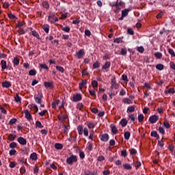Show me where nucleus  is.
I'll use <instances>...</instances> for the list:
<instances>
[{"instance_id":"1","label":"nucleus","mask_w":175,"mask_h":175,"mask_svg":"<svg viewBox=\"0 0 175 175\" xmlns=\"http://www.w3.org/2000/svg\"><path fill=\"white\" fill-rule=\"evenodd\" d=\"M77 162V156L72 154L70 157H68L66 159V163L68 165H73V163H75Z\"/></svg>"},{"instance_id":"2","label":"nucleus","mask_w":175,"mask_h":175,"mask_svg":"<svg viewBox=\"0 0 175 175\" xmlns=\"http://www.w3.org/2000/svg\"><path fill=\"white\" fill-rule=\"evenodd\" d=\"M43 98V94L42 93H38V94H36L34 96V100L36 103H38L40 105L42 103V98Z\"/></svg>"},{"instance_id":"3","label":"nucleus","mask_w":175,"mask_h":175,"mask_svg":"<svg viewBox=\"0 0 175 175\" xmlns=\"http://www.w3.org/2000/svg\"><path fill=\"white\" fill-rule=\"evenodd\" d=\"M158 120H159V116L157 115H152L149 118V122H150V124H155V122H157Z\"/></svg>"},{"instance_id":"4","label":"nucleus","mask_w":175,"mask_h":175,"mask_svg":"<svg viewBox=\"0 0 175 175\" xmlns=\"http://www.w3.org/2000/svg\"><path fill=\"white\" fill-rule=\"evenodd\" d=\"M99 137L101 142H104L105 143H106V142L109 141V134L105 133V134L100 135Z\"/></svg>"},{"instance_id":"5","label":"nucleus","mask_w":175,"mask_h":175,"mask_svg":"<svg viewBox=\"0 0 175 175\" xmlns=\"http://www.w3.org/2000/svg\"><path fill=\"white\" fill-rule=\"evenodd\" d=\"M84 54H85L84 49H81L76 53L75 57H77L78 59H80L84 57Z\"/></svg>"},{"instance_id":"6","label":"nucleus","mask_w":175,"mask_h":175,"mask_svg":"<svg viewBox=\"0 0 175 175\" xmlns=\"http://www.w3.org/2000/svg\"><path fill=\"white\" fill-rule=\"evenodd\" d=\"M17 142L18 143H19V144H21V146H25L27 145V139H25L24 137H19L17 139Z\"/></svg>"},{"instance_id":"7","label":"nucleus","mask_w":175,"mask_h":175,"mask_svg":"<svg viewBox=\"0 0 175 175\" xmlns=\"http://www.w3.org/2000/svg\"><path fill=\"white\" fill-rule=\"evenodd\" d=\"M81 94H77L76 95H74L73 96V102H80L81 100Z\"/></svg>"},{"instance_id":"8","label":"nucleus","mask_w":175,"mask_h":175,"mask_svg":"<svg viewBox=\"0 0 175 175\" xmlns=\"http://www.w3.org/2000/svg\"><path fill=\"white\" fill-rule=\"evenodd\" d=\"M25 114L27 121H31V120H32V115H31L28 109L25 111Z\"/></svg>"},{"instance_id":"9","label":"nucleus","mask_w":175,"mask_h":175,"mask_svg":"<svg viewBox=\"0 0 175 175\" xmlns=\"http://www.w3.org/2000/svg\"><path fill=\"white\" fill-rule=\"evenodd\" d=\"M1 85L3 88H10L12 83H10V82L8 81H5L4 82H2Z\"/></svg>"},{"instance_id":"10","label":"nucleus","mask_w":175,"mask_h":175,"mask_svg":"<svg viewBox=\"0 0 175 175\" xmlns=\"http://www.w3.org/2000/svg\"><path fill=\"white\" fill-rule=\"evenodd\" d=\"M44 87H46V88H53V87H54V83L52 82H44Z\"/></svg>"},{"instance_id":"11","label":"nucleus","mask_w":175,"mask_h":175,"mask_svg":"<svg viewBox=\"0 0 175 175\" xmlns=\"http://www.w3.org/2000/svg\"><path fill=\"white\" fill-rule=\"evenodd\" d=\"M12 63L14 64V66H18V65H20V59H18V57H14Z\"/></svg>"},{"instance_id":"12","label":"nucleus","mask_w":175,"mask_h":175,"mask_svg":"<svg viewBox=\"0 0 175 175\" xmlns=\"http://www.w3.org/2000/svg\"><path fill=\"white\" fill-rule=\"evenodd\" d=\"M150 136L152 137H156L157 140H159V135H158V133L156 131H153L150 133Z\"/></svg>"},{"instance_id":"13","label":"nucleus","mask_w":175,"mask_h":175,"mask_svg":"<svg viewBox=\"0 0 175 175\" xmlns=\"http://www.w3.org/2000/svg\"><path fill=\"white\" fill-rule=\"evenodd\" d=\"M111 129V132L112 133H113V135H117L118 133V129H117V127L116 126H110Z\"/></svg>"},{"instance_id":"14","label":"nucleus","mask_w":175,"mask_h":175,"mask_svg":"<svg viewBox=\"0 0 175 175\" xmlns=\"http://www.w3.org/2000/svg\"><path fill=\"white\" fill-rule=\"evenodd\" d=\"M16 137H17V135L14 134H10L8 137V139L10 140V142H13L14 140H16Z\"/></svg>"},{"instance_id":"15","label":"nucleus","mask_w":175,"mask_h":175,"mask_svg":"<svg viewBox=\"0 0 175 175\" xmlns=\"http://www.w3.org/2000/svg\"><path fill=\"white\" fill-rule=\"evenodd\" d=\"M61 101L59 100H57L55 99V102L52 103V108L53 109H56L57 108V106H58V105H59V103Z\"/></svg>"},{"instance_id":"16","label":"nucleus","mask_w":175,"mask_h":175,"mask_svg":"<svg viewBox=\"0 0 175 175\" xmlns=\"http://www.w3.org/2000/svg\"><path fill=\"white\" fill-rule=\"evenodd\" d=\"M30 159L32 161H36V159H38V154L36 152H33L30 154Z\"/></svg>"},{"instance_id":"17","label":"nucleus","mask_w":175,"mask_h":175,"mask_svg":"<svg viewBox=\"0 0 175 175\" xmlns=\"http://www.w3.org/2000/svg\"><path fill=\"white\" fill-rule=\"evenodd\" d=\"M55 148L56 150H62V148H64V146L62 145V144L56 143L55 144Z\"/></svg>"},{"instance_id":"18","label":"nucleus","mask_w":175,"mask_h":175,"mask_svg":"<svg viewBox=\"0 0 175 175\" xmlns=\"http://www.w3.org/2000/svg\"><path fill=\"white\" fill-rule=\"evenodd\" d=\"M120 124L122 125V127H124L126 125H128V120H126V119L125 118H123L120 120Z\"/></svg>"},{"instance_id":"19","label":"nucleus","mask_w":175,"mask_h":175,"mask_svg":"<svg viewBox=\"0 0 175 175\" xmlns=\"http://www.w3.org/2000/svg\"><path fill=\"white\" fill-rule=\"evenodd\" d=\"M111 65V63L110 62H106L105 64L103 66V69H109L110 68V66Z\"/></svg>"},{"instance_id":"20","label":"nucleus","mask_w":175,"mask_h":175,"mask_svg":"<svg viewBox=\"0 0 175 175\" xmlns=\"http://www.w3.org/2000/svg\"><path fill=\"white\" fill-rule=\"evenodd\" d=\"M87 83H88L87 79L82 80L81 83H79V88L81 90L84 85H86Z\"/></svg>"},{"instance_id":"21","label":"nucleus","mask_w":175,"mask_h":175,"mask_svg":"<svg viewBox=\"0 0 175 175\" xmlns=\"http://www.w3.org/2000/svg\"><path fill=\"white\" fill-rule=\"evenodd\" d=\"M1 69H2L3 70H5V69H6V66H7L6 61H5V60H1Z\"/></svg>"},{"instance_id":"22","label":"nucleus","mask_w":175,"mask_h":175,"mask_svg":"<svg viewBox=\"0 0 175 175\" xmlns=\"http://www.w3.org/2000/svg\"><path fill=\"white\" fill-rule=\"evenodd\" d=\"M55 68L58 72H60V73H64V72H65V69L61 66H56Z\"/></svg>"},{"instance_id":"23","label":"nucleus","mask_w":175,"mask_h":175,"mask_svg":"<svg viewBox=\"0 0 175 175\" xmlns=\"http://www.w3.org/2000/svg\"><path fill=\"white\" fill-rule=\"evenodd\" d=\"M124 139L125 140H129L130 137H131V133L129 131H126L124 133Z\"/></svg>"},{"instance_id":"24","label":"nucleus","mask_w":175,"mask_h":175,"mask_svg":"<svg viewBox=\"0 0 175 175\" xmlns=\"http://www.w3.org/2000/svg\"><path fill=\"white\" fill-rule=\"evenodd\" d=\"M135 107H136V106H135V105L129 107L127 108V113H128V111H129V113H133V111H135Z\"/></svg>"},{"instance_id":"25","label":"nucleus","mask_w":175,"mask_h":175,"mask_svg":"<svg viewBox=\"0 0 175 175\" xmlns=\"http://www.w3.org/2000/svg\"><path fill=\"white\" fill-rule=\"evenodd\" d=\"M165 93L166 94H175V90H174V88H170L169 90H167V91H165Z\"/></svg>"},{"instance_id":"26","label":"nucleus","mask_w":175,"mask_h":175,"mask_svg":"<svg viewBox=\"0 0 175 175\" xmlns=\"http://www.w3.org/2000/svg\"><path fill=\"white\" fill-rule=\"evenodd\" d=\"M123 167L126 170H132V165L129 163H126L123 165Z\"/></svg>"},{"instance_id":"27","label":"nucleus","mask_w":175,"mask_h":175,"mask_svg":"<svg viewBox=\"0 0 175 175\" xmlns=\"http://www.w3.org/2000/svg\"><path fill=\"white\" fill-rule=\"evenodd\" d=\"M129 120H131V122H133V124H135V121L136 120V118H135V114L129 115Z\"/></svg>"},{"instance_id":"28","label":"nucleus","mask_w":175,"mask_h":175,"mask_svg":"<svg viewBox=\"0 0 175 175\" xmlns=\"http://www.w3.org/2000/svg\"><path fill=\"white\" fill-rule=\"evenodd\" d=\"M129 12V9H125L122 11V17H126L128 16V12Z\"/></svg>"},{"instance_id":"29","label":"nucleus","mask_w":175,"mask_h":175,"mask_svg":"<svg viewBox=\"0 0 175 175\" xmlns=\"http://www.w3.org/2000/svg\"><path fill=\"white\" fill-rule=\"evenodd\" d=\"M40 68H41V69H44L45 70H49V66L46 65V63L40 64Z\"/></svg>"},{"instance_id":"30","label":"nucleus","mask_w":175,"mask_h":175,"mask_svg":"<svg viewBox=\"0 0 175 175\" xmlns=\"http://www.w3.org/2000/svg\"><path fill=\"white\" fill-rule=\"evenodd\" d=\"M17 147V143L12 142L10 144V148H12V150H14Z\"/></svg>"},{"instance_id":"31","label":"nucleus","mask_w":175,"mask_h":175,"mask_svg":"<svg viewBox=\"0 0 175 175\" xmlns=\"http://www.w3.org/2000/svg\"><path fill=\"white\" fill-rule=\"evenodd\" d=\"M169 33V31L163 30L160 31L161 35H163L165 38H167L169 36L167 35Z\"/></svg>"},{"instance_id":"32","label":"nucleus","mask_w":175,"mask_h":175,"mask_svg":"<svg viewBox=\"0 0 175 175\" xmlns=\"http://www.w3.org/2000/svg\"><path fill=\"white\" fill-rule=\"evenodd\" d=\"M21 152L23 155H27L28 152H29V150H28V148H24L23 149H21Z\"/></svg>"},{"instance_id":"33","label":"nucleus","mask_w":175,"mask_h":175,"mask_svg":"<svg viewBox=\"0 0 175 175\" xmlns=\"http://www.w3.org/2000/svg\"><path fill=\"white\" fill-rule=\"evenodd\" d=\"M14 100L17 103H21V98H20V96H18V94L16 95V96L14 97Z\"/></svg>"},{"instance_id":"34","label":"nucleus","mask_w":175,"mask_h":175,"mask_svg":"<svg viewBox=\"0 0 175 175\" xmlns=\"http://www.w3.org/2000/svg\"><path fill=\"white\" fill-rule=\"evenodd\" d=\"M32 109L34 110V114L38 113L39 111V108H38V106L35 104H31Z\"/></svg>"},{"instance_id":"35","label":"nucleus","mask_w":175,"mask_h":175,"mask_svg":"<svg viewBox=\"0 0 175 175\" xmlns=\"http://www.w3.org/2000/svg\"><path fill=\"white\" fill-rule=\"evenodd\" d=\"M163 64H159L156 66V69H157L158 70H163Z\"/></svg>"},{"instance_id":"36","label":"nucleus","mask_w":175,"mask_h":175,"mask_svg":"<svg viewBox=\"0 0 175 175\" xmlns=\"http://www.w3.org/2000/svg\"><path fill=\"white\" fill-rule=\"evenodd\" d=\"M154 57L158 58V59H161V58H162V53L161 52H156L154 53Z\"/></svg>"},{"instance_id":"37","label":"nucleus","mask_w":175,"mask_h":175,"mask_svg":"<svg viewBox=\"0 0 175 175\" xmlns=\"http://www.w3.org/2000/svg\"><path fill=\"white\" fill-rule=\"evenodd\" d=\"M58 118H59V121H66L68 116H62L59 115L58 116Z\"/></svg>"},{"instance_id":"38","label":"nucleus","mask_w":175,"mask_h":175,"mask_svg":"<svg viewBox=\"0 0 175 175\" xmlns=\"http://www.w3.org/2000/svg\"><path fill=\"white\" fill-rule=\"evenodd\" d=\"M36 126H37L38 128H40V129H42V128H43V125H42V122H40V121L37 120L36 122Z\"/></svg>"},{"instance_id":"39","label":"nucleus","mask_w":175,"mask_h":175,"mask_svg":"<svg viewBox=\"0 0 175 175\" xmlns=\"http://www.w3.org/2000/svg\"><path fill=\"white\" fill-rule=\"evenodd\" d=\"M16 153H17V150L14 149L10 150L9 151V154L10 157H13V155H16Z\"/></svg>"},{"instance_id":"40","label":"nucleus","mask_w":175,"mask_h":175,"mask_svg":"<svg viewBox=\"0 0 175 175\" xmlns=\"http://www.w3.org/2000/svg\"><path fill=\"white\" fill-rule=\"evenodd\" d=\"M29 76H36V70L32 69L29 71Z\"/></svg>"},{"instance_id":"41","label":"nucleus","mask_w":175,"mask_h":175,"mask_svg":"<svg viewBox=\"0 0 175 175\" xmlns=\"http://www.w3.org/2000/svg\"><path fill=\"white\" fill-rule=\"evenodd\" d=\"M79 135H83V126H79L77 127Z\"/></svg>"},{"instance_id":"42","label":"nucleus","mask_w":175,"mask_h":175,"mask_svg":"<svg viewBox=\"0 0 175 175\" xmlns=\"http://www.w3.org/2000/svg\"><path fill=\"white\" fill-rule=\"evenodd\" d=\"M27 172V170H25V166L23 165L20 169V173L21 174H25V172Z\"/></svg>"},{"instance_id":"43","label":"nucleus","mask_w":175,"mask_h":175,"mask_svg":"<svg viewBox=\"0 0 175 175\" xmlns=\"http://www.w3.org/2000/svg\"><path fill=\"white\" fill-rule=\"evenodd\" d=\"M114 43H124V41L122 40V38H116L114 40Z\"/></svg>"},{"instance_id":"44","label":"nucleus","mask_w":175,"mask_h":175,"mask_svg":"<svg viewBox=\"0 0 175 175\" xmlns=\"http://www.w3.org/2000/svg\"><path fill=\"white\" fill-rule=\"evenodd\" d=\"M144 115H143L142 113H140L138 116V121L139 122H142V121H144Z\"/></svg>"},{"instance_id":"45","label":"nucleus","mask_w":175,"mask_h":175,"mask_svg":"<svg viewBox=\"0 0 175 175\" xmlns=\"http://www.w3.org/2000/svg\"><path fill=\"white\" fill-rule=\"evenodd\" d=\"M17 165V163L16 161H11L10 163V167H11V169H13L14 167H16V165Z\"/></svg>"},{"instance_id":"46","label":"nucleus","mask_w":175,"mask_h":175,"mask_svg":"<svg viewBox=\"0 0 175 175\" xmlns=\"http://www.w3.org/2000/svg\"><path fill=\"white\" fill-rule=\"evenodd\" d=\"M77 139V138L76 137H73L72 135H70V138H68V142L73 143V142H76Z\"/></svg>"},{"instance_id":"47","label":"nucleus","mask_w":175,"mask_h":175,"mask_svg":"<svg viewBox=\"0 0 175 175\" xmlns=\"http://www.w3.org/2000/svg\"><path fill=\"white\" fill-rule=\"evenodd\" d=\"M42 6L45 9H49L50 8V5H49V3L47 1H43L42 2Z\"/></svg>"},{"instance_id":"48","label":"nucleus","mask_w":175,"mask_h":175,"mask_svg":"<svg viewBox=\"0 0 175 175\" xmlns=\"http://www.w3.org/2000/svg\"><path fill=\"white\" fill-rule=\"evenodd\" d=\"M137 50V51H139V53H141V54H143V53H144V47H143V46H138Z\"/></svg>"},{"instance_id":"49","label":"nucleus","mask_w":175,"mask_h":175,"mask_svg":"<svg viewBox=\"0 0 175 175\" xmlns=\"http://www.w3.org/2000/svg\"><path fill=\"white\" fill-rule=\"evenodd\" d=\"M87 149L88 150V151H92V147H93V144L88 142V144H87Z\"/></svg>"},{"instance_id":"50","label":"nucleus","mask_w":175,"mask_h":175,"mask_svg":"<svg viewBox=\"0 0 175 175\" xmlns=\"http://www.w3.org/2000/svg\"><path fill=\"white\" fill-rule=\"evenodd\" d=\"M123 103H127V105H131V103H132V102H131V99H129L128 98H124L123 99Z\"/></svg>"},{"instance_id":"51","label":"nucleus","mask_w":175,"mask_h":175,"mask_svg":"<svg viewBox=\"0 0 175 175\" xmlns=\"http://www.w3.org/2000/svg\"><path fill=\"white\" fill-rule=\"evenodd\" d=\"M16 122H17V119L16 118H12L10 120L9 122V125H13L14 124H16Z\"/></svg>"},{"instance_id":"52","label":"nucleus","mask_w":175,"mask_h":175,"mask_svg":"<svg viewBox=\"0 0 175 175\" xmlns=\"http://www.w3.org/2000/svg\"><path fill=\"white\" fill-rule=\"evenodd\" d=\"M42 29H44V31L46 33H49V26L47 25H44L42 26Z\"/></svg>"},{"instance_id":"53","label":"nucleus","mask_w":175,"mask_h":175,"mask_svg":"<svg viewBox=\"0 0 175 175\" xmlns=\"http://www.w3.org/2000/svg\"><path fill=\"white\" fill-rule=\"evenodd\" d=\"M89 93L90 94L91 96H93V98H96V94H95V90H89Z\"/></svg>"},{"instance_id":"54","label":"nucleus","mask_w":175,"mask_h":175,"mask_svg":"<svg viewBox=\"0 0 175 175\" xmlns=\"http://www.w3.org/2000/svg\"><path fill=\"white\" fill-rule=\"evenodd\" d=\"M79 157L81 159H84V158H85V153H84L83 151H81L79 152Z\"/></svg>"},{"instance_id":"55","label":"nucleus","mask_w":175,"mask_h":175,"mask_svg":"<svg viewBox=\"0 0 175 175\" xmlns=\"http://www.w3.org/2000/svg\"><path fill=\"white\" fill-rule=\"evenodd\" d=\"M99 66H100V64L98 62H96L94 63V64H93L94 69H96V68H99Z\"/></svg>"},{"instance_id":"56","label":"nucleus","mask_w":175,"mask_h":175,"mask_svg":"<svg viewBox=\"0 0 175 175\" xmlns=\"http://www.w3.org/2000/svg\"><path fill=\"white\" fill-rule=\"evenodd\" d=\"M92 85L93 88H98V81H95V80L92 81Z\"/></svg>"},{"instance_id":"57","label":"nucleus","mask_w":175,"mask_h":175,"mask_svg":"<svg viewBox=\"0 0 175 175\" xmlns=\"http://www.w3.org/2000/svg\"><path fill=\"white\" fill-rule=\"evenodd\" d=\"M163 125L165 128H167V129H169V128H170V123H169V122L167 121L163 122Z\"/></svg>"},{"instance_id":"58","label":"nucleus","mask_w":175,"mask_h":175,"mask_svg":"<svg viewBox=\"0 0 175 175\" xmlns=\"http://www.w3.org/2000/svg\"><path fill=\"white\" fill-rule=\"evenodd\" d=\"M88 126L89 129H94V128H95V124H94V123H92V122H89L88 124Z\"/></svg>"},{"instance_id":"59","label":"nucleus","mask_w":175,"mask_h":175,"mask_svg":"<svg viewBox=\"0 0 175 175\" xmlns=\"http://www.w3.org/2000/svg\"><path fill=\"white\" fill-rule=\"evenodd\" d=\"M127 33L129 35H134L135 34V31H133V29H132L131 28H128Z\"/></svg>"},{"instance_id":"60","label":"nucleus","mask_w":175,"mask_h":175,"mask_svg":"<svg viewBox=\"0 0 175 175\" xmlns=\"http://www.w3.org/2000/svg\"><path fill=\"white\" fill-rule=\"evenodd\" d=\"M54 18H55V15H51L49 16V21H50L51 23H54Z\"/></svg>"},{"instance_id":"61","label":"nucleus","mask_w":175,"mask_h":175,"mask_svg":"<svg viewBox=\"0 0 175 175\" xmlns=\"http://www.w3.org/2000/svg\"><path fill=\"white\" fill-rule=\"evenodd\" d=\"M121 155L122 157H124V158L128 156V152L126 150H122L121 151Z\"/></svg>"},{"instance_id":"62","label":"nucleus","mask_w":175,"mask_h":175,"mask_svg":"<svg viewBox=\"0 0 175 175\" xmlns=\"http://www.w3.org/2000/svg\"><path fill=\"white\" fill-rule=\"evenodd\" d=\"M168 52H169V54H170V55H172V57L175 56V53H174V51H173V49H169Z\"/></svg>"},{"instance_id":"63","label":"nucleus","mask_w":175,"mask_h":175,"mask_svg":"<svg viewBox=\"0 0 175 175\" xmlns=\"http://www.w3.org/2000/svg\"><path fill=\"white\" fill-rule=\"evenodd\" d=\"M83 135L86 137L88 136V129L87 127H85L83 130Z\"/></svg>"},{"instance_id":"64","label":"nucleus","mask_w":175,"mask_h":175,"mask_svg":"<svg viewBox=\"0 0 175 175\" xmlns=\"http://www.w3.org/2000/svg\"><path fill=\"white\" fill-rule=\"evenodd\" d=\"M126 53H127V51H126V48H122L121 49V55H125L126 54Z\"/></svg>"}]
</instances>
